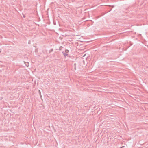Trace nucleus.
Instances as JSON below:
<instances>
[{"instance_id":"obj_6","label":"nucleus","mask_w":148,"mask_h":148,"mask_svg":"<svg viewBox=\"0 0 148 148\" xmlns=\"http://www.w3.org/2000/svg\"><path fill=\"white\" fill-rule=\"evenodd\" d=\"M26 63H27V64H28V62H26Z\"/></svg>"},{"instance_id":"obj_8","label":"nucleus","mask_w":148,"mask_h":148,"mask_svg":"<svg viewBox=\"0 0 148 148\" xmlns=\"http://www.w3.org/2000/svg\"><path fill=\"white\" fill-rule=\"evenodd\" d=\"M23 17L24 18L25 17V16H23Z\"/></svg>"},{"instance_id":"obj_2","label":"nucleus","mask_w":148,"mask_h":148,"mask_svg":"<svg viewBox=\"0 0 148 148\" xmlns=\"http://www.w3.org/2000/svg\"><path fill=\"white\" fill-rule=\"evenodd\" d=\"M38 91H39V94H41V92H40V90H39Z\"/></svg>"},{"instance_id":"obj_5","label":"nucleus","mask_w":148,"mask_h":148,"mask_svg":"<svg viewBox=\"0 0 148 148\" xmlns=\"http://www.w3.org/2000/svg\"><path fill=\"white\" fill-rule=\"evenodd\" d=\"M26 65L28 67V65H27V64H26Z\"/></svg>"},{"instance_id":"obj_3","label":"nucleus","mask_w":148,"mask_h":148,"mask_svg":"<svg viewBox=\"0 0 148 148\" xmlns=\"http://www.w3.org/2000/svg\"><path fill=\"white\" fill-rule=\"evenodd\" d=\"M40 97H42V95H41V94H40Z\"/></svg>"},{"instance_id":"obj_7","label":"nucleus","mask_w":148,"mask_h":148,"mask_svg":"<svg viewBox=\"0 0 148 148\" xmlns=\"http://www.w3.org/2000/svg\"><path fill=\"white\" fill-rule=\"evenodd\" d=\"M25 64L26 65V64H26V63H25Z\"/></svg>"},{"instance_id":"obj_1","label":"nucleus","mask_w":148,"mask_h":148,"mask_svg":"<svg viewBox=\"0 0 148 148\" xmlns=\"http://www.w3.org/2000/svg\"><path fill=\"white\" fill-rule=\"evenodd\" d=\"M69 50L67 49H66L65 51H63L62 52L63 54L64 55L65 57H66V56L68 55L67 53L69 52Z\"/></svg>"},{"instance_id":"obj_4","label":"nucleus","mask_w":148,"mask_h":148,"mask_svg":"<svg viewBox=\"0 0 148 148\" xmlns=\"http://www.w3.org/2000/svg\"><path fill=\"white\" fill-rule=\"evenodd\" d=\"M123 147H124V146H122V147H121V148H123Z\"/></svg>"}]
</instances>
